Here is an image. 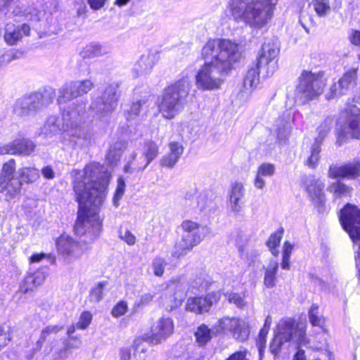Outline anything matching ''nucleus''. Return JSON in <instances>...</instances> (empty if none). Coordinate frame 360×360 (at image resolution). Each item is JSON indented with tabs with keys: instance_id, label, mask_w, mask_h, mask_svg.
<instances>
[{
	"instance_id": "obj_1",
	"label": "nucleus",
	"mask_w": 360,
	"mask_h": 360,
	"mask_svg": "<svg viewBox=\"0 0 360 360\" xmlns=\"http://www.w3.org/2000/svg\"><path fill=\"white\" fill-rule=\"evenodd\" d=\"M71 175L79 203L77 219L74 226L75 233L82 236L91 226L99 230L101 221L98 212L105 198L108 184L104 167L99 163L91 162L82 170H72Z\"/></svg>"
},
{
	"instance_id": "obj_2",
	"label": "nucleus",
	"mask_w": 360,
	"mask_h": 360,
	"mask_svg": "<svg viewBox=\"0 0 360 360\" xmlns=\"http://www.w3.org/2000/svg\"><path fill=\"white\" fill-rule=\"evenodd\" d=\"M278 0H253L245 3L242 0H233L230 4L232 15L243 18L252 27L260 28L272 18Z\"/></svg>"
},
{
	"instance_id": "obj_3",
	"label": "nucleus",
	"mask_w": 360,
	"mask_h": 360,
	"mask_svg": "<svg viewBox=\"0 0 360 360\" xmlns=\"http://www.w3.org/2000/svg\"><path fill=\"white\" fill-rule=\"evenodd\" d=\"M202 56L205 60L211 61L220 70L227 72L241 55L237 44L228 39H213L203 46Z\"/></svg>"
},
{
	"instance_id": "obj_4",
	"label": "nucleus",
	"mask_w": 360,
	"mask_h": 360,
	"mask_svg": "<svg viewBox=\"0 0 360 360\" xmlns=\"http://www.w3.org/2000/svg\"><path fill=\"white\" fill-rule=\"evenodd\" d=\"M191 84L186 77L180 79L168 86L162 95L158 105L162 116L167 119H173L183 108V104L188 96Z\"/></svg>"
},
{
	"instance_id": "obj_5",
	"label": "nucleus",
	"mask_w": 360,
	"mask_h": 360,
	"mask_svg": "<svg viewBox=\"0 0 360 360\" xmlns=\"http://www.w3.org/2000/svg\"><path fill=\"white\" fill-rule=\"evenodd\" d=\"M325 85L326 82L322 73L303 71L299 77L295 97L304 103L321 95Z\"/></svg>"
},
{
	"instance_id": "obj_6",
	"label": "nucleus",
	"mask_w": 360,
	"mask_h": 360,
	"mask_svg": "<svg viewBox=\"0 0 360 360\" xmlns=\"http://www.w3.org/2000/svg\"><path fill=\"white\" fill-rule=\"evenodd\" d=\"M55 96L53 90H46L44 93H34L25 96L15 102L13 112L20 117H27L44 106L51 103Z\"/></svg>"
},
{
	"instance_id": "obj_7",
	"label": "nucleus",
	"mask_w": 360,
	"mask_h": 360,
	"mask_svg": "<svg viewBox=\"0 0 360 360\" xmlns=\"http://www.w3.org/2000/svg\"><path fill=\"white\" fill-rule=\"evenodd\" d=\"M183 233L181 239L174 246L173 257L179 258L186 255L193 247L202 240L204 236L201 231L205 227L191 220H184L181 225Z\"/></svg>"
},
{
	"instance_id": "obj_8",
	"label": "nucleus",
	"mask_w": 360,
	"mask_h": 360,
	"mask_svg": "<svg viewBox=\"0 0 360 360\" xmlns=\"http://www.w3.org/2000/svg\"><path fill=\"white\" fill-rule=\"evenodd\" d=\"M120 82H112L105 87L102 95L96 97L91 104L93 112L100 117L111 114L115 109L120 91Z\"/></svg>"
},
{
	"instance_id": "obj_9",
	"label": "nucleus",
	"mask_w": 360,
	"mask_h": 360,
	"mask_svg": "<svg viewBox=\"0 0 360 360\" xmlns=\"http://www.w3.org/2000/svg\"><path fill=\"white\" fill-rule=\"evenodd\" d=\"M224 71L218 68L211 61L205 60L203 66L195 76V84L198 89L211 91L220 87Z\"/></svg>"
},
{
	"instance_id": "obj_10",
	"label": "nucleus",
	"mask_w": 360,
	"mask_h": 360,
	"mask_svg": "<svg viewBox=\"0 0 360 360\" xmlns=\"http://www.w3.org/2000/svg\"><path fill=\"white\" fill-rule=\"evenodd\" d=\"M340 221L352 241L360 244V210L355 205L347 204L340 211Z\"/></svg>"
},
{
	"instance_id": "obj_11",
	"label": "nucleus",
	"mask_w": 360,
	"mask_h": 360,
	"mask_svg": "<svg viewBox=\"0 0 360 360\" xmlns=\"http://www.w3.org/2000/svg\"><path fill=\"white\" fill-rule=\"evenodd\" d=\"M159 148L157 144L152 141H146L142 148V155L139 160H136V154H133L131 160L124 167L126 172H132L134 171H143L148 165L158 156Z\"/></svg>"
},
{
	"instance_id": "obj_12",
	"label": "nucleus",
	"mask_w": 360,
	"mask_h": 360,
	"mask_svg": "<svg viewBox=\"0 0 360 360\" xmlns=\"http://www.w3.org/2000/svg\"><path fill=\"white\" fill-rule=\"evenodd\" d=\"M357 71L356 68L349 70L337 82L333 84L326 94L327 99L330 100L346 95L355 88L357 83Z\"/></svg>"
},
{
	"instance_id": "obj_13",
	"label": "nucleus",
	"mask_w": 360,
	"mask_h": 360,
	"mask_svg": "<svg viewBox=\"0 0 360 360\" xmlns=\"http://www.w3.org/2000/svg\"><path fill=\"white\" fill-rule=\"evenodd\" d=\"M328 176L333 179H355L360 176V162L353 161L341 166L332 165L329 167Z\"/></svg>"
},
{
	"instance_id": "obj_14",
	"label": "nucleus",
	"mask_w": 360,
	"mask_h": 360,
	"mask_svg": "<svg viewBox=\"0 0 360 360\" xmlns=\"http://www.w3.org/2000/svg\"><path fill=\"white\" fill-rule=\"evenodd\" d=\"M350 139H360V116L347 117L338 134L337 143L340 146Z\"/></svg>"
},
{
	"instance_id": "obj_15",
	"label": "nucleus",
	"mask_w": 360,
	"mask_h": 360,
	"mask_svg": "<svg viewBox=\"0 0 360 360\" xmlns=\"http://www.w3.org/2000/svg\"><path fill=\"white\" fill-rule=\"evenodd\" d=\"M330 129L328 123L325 121L317 129L319 135L315 139L314 143L311 148V155L307 160V165L311 168H315L319 160V154L321 153V146Z\"/></svg>"
},
{
	"instance_id": "obj_16",
	"label": "nucleus",
	"mask_w": 360,
	"mask_h": 360,
	"mask_svg": "<svg viewBox=\"0 0 360 360\" xmlns=\"http://www.w3.org/2000/svg\"><path fill=\"white\" fill-rule=\"evenodd\" d=\"M298 333L297 341L300 344H306L305 331L302 330H297L296 323L294 320L288 319L281 321L278 325L277 335H281L285 341H290L296 333Z\"/></svg>"
},
{
	"instance_id": "obj_17",
	"label": "nucleus",
	"mask_w": 360,
	"mask_h": 360,
	"mask_svg": "<svg viewBox=\"0 0 360 360\" xmlns=\"http://www.w3.org/2000/svg\"><path fill=\"white\" fill-rule=\"evenodd\" d=\"M174 330V323L169 318H162L151 328L150 342L158 345L165 340Z\"/></svg>"
},
{
	"instance_id": "obj_18",
	"label": "nucleus",
	"mask_w": 360,
	"mask_h": 360,
	"mask_svg": "<svg viewBox=\"0 0 360 360\" xmlns=\"http://www.w3.org/2000/svg\"><path fill=\"white\" fill-rule=\"evenodd\" d=\"M35 145L30 140H15L9 144L0 146V155L20 154L28 155L34 151Z\"/></svg>"
},
{
	"instance_id": "obj_19",
	"label": "nucleus",
	"mask_w": 360,
	"mask_h": 360,
	"mask_svg": "<svg viewBox=\"0 0 360 360\" xmlns=\"http://www.w3.org/2000/svg\"><path fill=\"white\" fill-rule=\"evenodd\" d=\"M86 108L84 104L68 107L63 113V119L68 126L77 127L84 121Z\"/></svg>"
},
{
	"instance_id": "obj_20",
	"label": "nucleus",
	"mask_w": 360,
	"mask_h": 360,
	"mask_svg": "<svg viewBox=\"0 0 360 360\" xmlns=\"http://www.w3.org/2000/svg\"><path fill=\"white\" fill-rule=\"evenodd\" d=\"M30 28L23 24L21 27H15V25L8 23L5 27L4 39L9 45L15 44L20 40L23 35L28 36L30 34Z\"/></svg>"
},
{
	"instance_id": "obj_21",
	"label": "nucleus",
	"mask_w": 360,
	"mask_h": 360,
	"mask_svg": "<svg viewBox=\"0 0 360 360\" xmlns=\"http://www.w3.org/2000/svg\"><path fill=\"white\" fill-rule=\"evenodd\" d=\"M323 188L324 184L320 180H316L307 186V191L311 200L319 212H323V206L325 205Z\"/></svg>"
},
{
	"instance_id": "obj_22",
	"label": "nucleus",
	"mask_w": 360,
	"mask_h": 360,
	"mask_svg": "<svg viewBox=\"0 0 360 360\" xmlns=\"http://www.w3.org/2000/svg\"><path fill=\"white\" fill-rule=\"evenodd\" d=\"M47 275V272L43 271H37L33 274H28L20 284V291L26 293L34 290L44 282Z\"/></svg>"
},
{
	"instance_id": "obj_23",
	"label": "nucleus",
	"mask_w": 360,
	"mask_h": 360,
	"mask_svg": "<svg viewBox=\"0 0 360 360\" xmlns=\"http://www.w3.org/2000/svg\"><path fill=\"white\" fill-rule=\"evenodd\" d=\"M243 186L240 183L233 184L229 194V203L232 212L238 213L241 211L243 205Z\"/></svg>"
},
{
	"instance_id": "obj_24",
	"label": "nucleus",
	"mask_w": 360,
	"mask_h": 360,
	"mask_svg": "<svg viewBox=\"0 0 360 360\" xmlns=\"http://www.w3.org/2000/svg\"><path fill=\"white\" fill-rule=\"evenodd\" d=\"M169 153L164 155L160 163L162 167H173L178 162L179 158L184 152V147L178 142H171L169 144Z\"/></svg>"
},
{
	"instance_id": "obj_25",
	"label": "nucleus",
	"mask_w": 360,
	"mask_h": 360,
	"mask_svg": "<svg viewBox=\"0 0 360 360\" xmlns=\"http://www.w3.org/2000/svg\"><path fill=\"white\" fill-rule=\"evenodd\" d=\"M212 305V302L207 297H190L188 299L186 309L197 314L207 312Z\"/></svg>"
},
{
	"instance_id": "obj_26",
	"label": "nucleus",
	"mask_w": 360,
	"mask_h": 360,
	"mask_svg": "<svg viewBox=\"0 0 360 360\" xmlns=\"http://www.w3.org/2000/svg\"><path fill=\"white\" fill-rule=\"evenodd\" d=\"M155 64L154 56L150 53L143 54L136 62L132 68L134 77L148 73Z\"/></svg>"
},
{
	"instance_id": "obj_27",
	"label": "nucleus",
	"mask_w": 360,
	"mask_h": 360,
	"mask_svg": "<svg viewBox=\"0 0 360 360\" xmlns=\"http://www.w3.org/2000/svg\"><path fill=\"white\" fill-rule=\"evenodd\" d=\"M184 204L188 205L191 209H198L202 210L205 208V197L198 195L195 187H193L187 191L184 194Z\"/></svg>"
},
{
	"instance_id": "obj_28",
	"label": "nucleus",
	"mask_w": 360,
	"mask_h": 360,
	"mask_svg": "<svg viewBox=\"0 0 360 360\" xmlns=\"http://www.w3.org/2000/svg\"><path fill=\"white\" fill-rule=\"evenodd\" d=\"M58 251L66 256H72L75 250L77 248V244L70 237L67 235H62L56 242Z\"/></svg>"
},
{
	"instance_id": "obj_29",
	"label": "nucleus",
	"mask_w": 360,
	"mask_h": 360,
	"mask_svg": "<svg viewBox=\"0 0 360 360\" xmlns=\"http://www.w3.org/2000/svg\"><path fill=\"white\" fill-rule=\"evenodd\" d=\"M264 269V284L266 288H273L276 284V274L278 269V263L276 260H271Z\"/></svg>"
},
{
	"instance_id": "obj_30",
	"label": "nucleus",
	"mask_w": 360,
	"mask_h": 360,
	"mask_svg": "<svg viewBox=\"0 0 360 360\" xmlns=\"http://www.w3.org/2000/svg\"><path fill=\"white\" fill-rule=\"evenodd\" d=\"M22 183L18 178H11L10 179L0 180V191L6 192L9 198H12L20 192Z\"/></svg>"
},
{
	"instance_id": "obj_31",
	"label": "nucleus",
	"mask_w": 360,
	"mask_h": 360,
	"mask_svg": "<svg viewBox=\"0 0 360 360\" xmlns=\"http://www.w3.org/2000/svg\"><path fill=\"white\" fill-rule=\"evenodd\" d=\"M236 325L231 332V335L237 341L245 342L250 335L249 326L246 321L240 318H238Z\"/></svg>"
},
{
	"instance_id": "obj_32",
	"label": "nucleus",
	"mask_w": 360,
	"mask_h": 360,
	"mask_svg": "<svg viewBox=\"0 0 360 360\" xmlns=\"http://www.w3.org/2000/svg\"><path fill=\"white\" fill-rule=\"evenodd\" d=\"M237 317L224 316L219 319L214 325L213 328L217 333H221L225 332H231L237 325Z\"/></svg>"
},
{
	"instance_id": "obj_33",
	"label": "nucleus",
	"mask_w": 360,
	"mask_h": 360,
	"mask_svg": "<svg viewBox=\"0 0 360 360\" xmlns=\"http://www.w3.org/2000/svg\"><path fill=\"white\" fill-rule=\"evenodd\" d=\"M169 286L172 288L176 300H182L186 297L188 290L187 284L181 276L171 279Z\"/></svg>"
},
{
	"instance_id": "obj_34",
	"label": "nucleus",
	"mask_w": 360,
	"mask_h": 360,
	"mask_svg": "<svg viewBox=\"0 0 360 360\" xmlns=\"http://www.w3.org/2000/svg\"><path fill=\"white\" fill-rule=\"evenodd\" d=\"M59 93L58 101L60 103L65 102L79 96L75 82L64 84L60 89Z\"/></svg>"
},
{
	"instance_id": "obj_35",
	"label": "nucleus",
	"mask_w": 360,
	"mask_h": 360,
	"mask_svg": "<svg viewBox=\"0 0 360 360\" xmlns=\"http://www.w3.org/2000/svg\"><path fill=\"white\" fill-rule=\"evenodd\" d=\"M259 70L255 67L250 68L245 77L243 86L247 90L255 89L259 84Z\"/></svg>"
},
{
	"instance_id": "obj_36",
	"label": "nucleus",
	"mask_w": 360,
	"mask_h": 360,
	"mask_svg": "<svg viewBox=\"0 0 360 360\" xmlns=\"http://www.w3.org/2000/svg\"><path fill=\"white\" fill-rule=\"evenodd\" d=\"M196 342L200 346L206 345L212 339L211 330L205 324H201L195 332Z\"/></svg>"
},
{
	"instance_id": "obj_37",
	"label": "nucleus",
	"mask_w": 360,
	"mask_h": 360,
	"mask_svg": "<svg viewBox=\"0 0 360 360\" xmlns=\"http://www.w3.org/2000/svg\"><path fill=\"white\" fill-rule=\"evenodd\" d=\"M63 326L59 325H49L45 327L40 333V336L37 341V349H41L44 343L46 342L47 338L51 334H56L63 329Z\"/></svg>"
},
{
	"instance_id": "obj_38",
	"label": "nucleus",
	"mask_w": 360,
	"mask_h": 360,
	"mask_svg": "<svg viewBox=\"0 0 360 360\" xmlns=\"http://www.w3.org/2000/svg\"><path fill=\"white\" fill-rule=\"evenodd\" d=\"M262 52L268 56V58L275 59L279 53V48L276 39L265 41L262 47Z\"/></svg>"
},
{
	"instance_id": "obj_39",
	"label": "nucleus",
	"mask_w": 360,
	"mask_h": 360,
	"mask_svg": "<svg viewBox=\"0 0 360 360\" xmlns=\"http://www.w3.org/2000/svg\"><path fill=\"white\" fill-rule=\"evenodd\" d=\"M318 305L312 304L309 311V320L311 325L314 326H320L324 333L326 330L323 328L324 319L319 316Z\"/></svg>"
},
{
	"instance_id": "obj_40",
	"label": "nucleus",
	"mask_w": 360,
	"mask_h": 360,
	"mask_svg": "<svg viewBox=\"0 0 360 360\" xmlns=\"http://www.w3.org/2000/svg\"><path fill=\"white\" fill-rule=\"evenodd\" d=\"M351 190V188L340 181L334 182L329 187V191L337 198L347 196L350 193Z\"/></svg>"
},
{
	"instance_id": "obj_41",
	"label": "nucleus",
	"mask_w": 360,
	"mask_h": 360,
	"mask_svg": "<svg viewBox=\"0 0 360 360\" xmlns=\"http://www.w3.org/2000/svg\"><path fill=\"white\" fill-rule=\"evenodd\" d=\"M283 235V230L278 231L274 234H271L266 242L267 246L269 248L271 253L275 256H278L279 251L276 249L281 243Z\"/></svg>"
},
{
	"instance_id": "obj_42",
	"label": "nucleus",
	"mask_w": 360,
	"mask_h": 360,
	"mask_svg": "<svg viewBox=\"0 0 360 360\" xmlns=\"http://www.w3.org/2000/svg\"><path fill=\"white\" fill-rule=\"evenodd\" d=\"M276 134L279 142L285 141L288 139L290 127L288 122L283 120H278Z\"/></svg>"
},
{
	"instance_id": "obj_43",
	"label": "nucleus",
	"mask_w": 360,
	"mask_h": 360,
	"mask_svg": "<svg viewBox=\"0 0 360 360\" xmlns=\"http://www.w3.org/2000/svg\"><path fill=\"white\" fill-rule=\"evenodd\" d=\"M19 172L23 180L27 183L34 182L39 178V172L35 168H22Z\"/></svg>"
},
{
	"instance_id": "obj_44",
	"label": "nucleus",
	"mask_w": 360,
	"mask_h": 360,
	"mask_svg": "<svg viewBox=\"0 0 360 360\" xmlns=\"http://www.w3.org/2000/svg\"><path fill=\"white\" fill-rule=\"evenodd\" d=\"M105 53L101 45L96 44L86 45L84 49V57H97Z\"/></svg>"
},
{
	"instance_id": "obj_45",
	"label": "nucleus",
	"mask_w": 360,
	"mask_h": 360,
	"mask_svg": "<svg viewBox=\"0 0 360 360\" xmlns=\"http://www.w3.org/2000/svg\"><path fill=\"white\" fill-rule=\"evenodd\" d=\"M312 5L319 16H325L330 10L328 0H313Z\"/></svg>"
},
{
	"instance_id": "obj_46",
	"label": "nucleus",
	"mask_w": 360,
	"mask_h": 360,
	"mask_svg": "<svg viewBox=\"0 0 360 360\" xmlns=\"http://www.w3.org/2000/svg\"><path fill=\"white\" fill-rule=\"evenodd\" d=\"M227 300L229 303L233 304L239 309H243L248 305V302L245 300V295H241L236 292H231L227 294Z\"/></svg>"
},
{
	"instance_id": "obj_47",
	"label": "nucleus",
	"mask_w": 360,
	"mask_h": 360,
	"mask_svg": "<svg viewBox=\"0 0 360 360\" xmlns=\"http://www.w3.org/2000/svg\"><path fill=\"white\" fill-rule=\"evenodd\" d=\"M15 160L11 159L8 162H5L2 167V170L1 173V179L5 180L10 179L11 178H15L13 176V173L15 170Z\"/></svg>"
},
{
	"instance_id": "obj_48",
	"label": "nucleus",
	"mask_w": 360,
	"mask_h": 360,
	"mask_svg": "<svg viewBox=\"0 0 360 360\" xmlns=\"http://www.w3.org/2000/svg\"><path fill=\"white\" fill-rule=\"evenodd\" d=\"M75 82L79 96L87 94L94 87V82L90 79L79 80Z\"/></svg>"
},
{
	"instance_id": "obj_49",
	"label": "nucleus",
	"mask_w": 360,
	"mask_h": 360,
	"mask_svg": "<svg viewBox=\"0 0 360 360\" xmlns=\"http://www.w3.org/2000/svg\"><path fill=\"white\" fill-rule=\"evenodd\" d=\"M106 282L98 283L94 288L91 289L89 295L91 301L98 302L103 299V290L106 286Z\"/></svg>"
},
{
	"instance_id": "obj_50",
	"label": "nucleus",
	"mask_w": 360,
	"mask_h": 360,
	"mask_svg": "<svg viewBox=\"0 0 360 360\" xmlns=\"http://www.w3.org/2000/svg\"><path fill=\"white\" fill-rule=\"evenodd\" d=\"M167 262L165 259L162 257H155L152 263V268L153 273L156 276L161 277L165 272V267Z\"/></svg>"
},
{
	"instance_id": "obj_51",
	"label": "nucleus",
	"mask_w": 360,
	"mask_h": 360,
	"mask_svg": "<svg viewBox=\"0 0 360 360\" xmlns=\"http://www.w3.org/2000/svg\"><path fill=\"white\" fill-rule=\"evenodd\" d=\"M126 184L123 178L120 177L117 180V186L113 197V204L117 207L119 201L123 196L125 191Z\"/></svg>"
},
{
	"instance_id": "obj_52",
	"label": "nucleus",
	"mask_w": 360,
	"mask_h": 360,
	"mask_svg": "<svg viewBox=\"0 0 360 360\" xmlns=\"http://www.w3.org/2000/svg\"><path fill=\"white\" fill-rule=\"evenodd\" d=\"M284 342H286L282 338V337L276 334L270 344L269 350L271 353L274 355L278 354Z\"/></svg>"
},
{
	"instance_id": "obj_53",
	"label": "nucleus",
	"mask_w": 360,
	"mask_h": 360,
	"mask_svg": "<svg viewBox=\"0 0 360 360\" xmlns=\"http://www.w3.org/2000/svg\"><path fill=\"white\" fill-rule=\"evenodd\" d=\"M58 118L52 116L49 117L46 123L44 125L45 133L53 134L60 130Z\"/></svg>"
},
{
	"instance_id": "obj_54",
	"label": "nucleus",
	"mask_w": 360,
	"mask_h": 360,
	"mask_svg": "<svg viewBox=\"0 0 360 360\" xmlns=\"http://www.w3.org/2000/svg\"><path fill=\"white\" fill-rule=\"evenodd\" d=\"M119 237L129 245H134L136 241L135 236L133 235L128 229H120L119 231Z\"/></svg>"
},
{
	"instance_id": "obj_55",
	"label": "nucleus",
	"mask_w": 360,
	"mask_h": 360,
	"mask_svg": "<svg viewBox=\"0 0 360 360\" xmlns=\"http://www.w3.org/2000/svg\"><path fill=\"white\" fill-rule=\"evenodd\" d=\"M92 320V315L88 311H84L82 313L79 320L77 323V327L79 329H86Z\"/></svg>"
},
{
	"instance_id": "obj_56",
	"label": "nucleus",
	"mask_w": 360,
	"mask_h": 360,
	"mask_svg": "<svg viewBox=\"0 0 360 360\" xmlns=\"http://www.w3.org/2000/svg\"><path fill=\"white\" fill-rule=\"evenodd\" d=\"M275 172V166L270 163H264L261 165L257 170V173L263 176H271Z\"/></svg>"
},
{
	"instance_id": "obj_57",
	"label": "nucleus",
	"mask_w": 360,
	"mask_h": 360,
	"mask_svg": "<svg viewBox=\"0 0 360 360\" xmlns=\"http://www.w3.org/2000/svg\"><path fill=\"white\" fill-rule=\"evenodd\" d=\"M127 310V304L124 301L118 302L112 309L111 314L114 317L118 318L124 315Z\"/></svg>"
},
{
	"instance_id": "obj_58",
	"label": "nucleus",
	"mask_w": 360,
	"mask_h": 360,
	"mask_svg": "<svg viewBox=\"0 0 360 360\" xmlns=\"http://www.w3.org/2000/svg\"><path fill=\"white\" fill-rule=\"evenodd\" d=\"M82 345V340L80 338L76 336L70 337L65 342L64 348L65 350L72 349H77L80 347Z\"/></svg>"
},
{
	"instance_id": "obj_59",
	"label": "nucleus",
	"mask_w": 360,
	"mask_h": 360,
	"mask_svg": "<svg viewBox=\"0 0 360 360\" xmlns=\"http://www.w3.org/2000/svg\"><path fill=\"white\" fill-rule=\"evenodd\" d=\"M272 60L273 59L268 58V56L262 52V53L257 58V63L255 68H258L259 70V69L265 68L266 65H268Z\"/></svg>"
},
{
	"instance_id": "obj_60",
	"label": "nucleus",
	"mask_w": 360,
	"mask_h": 360,
	"mask_svg": "<svg viewBox=\"0 0 360 360\" xmlns=\"http://www.w3.org/2000/svg\"><path fill=\"white\" fill-rule=\"evenodd\" d=\"M349 39L353 45L360 47V31L352 30Z\"/></svg>"
},
{
	"instance_id": "obj_61",
	"label": "nucleus",
	"mask_w": 360,
	"mask_h": 360,
	"mask_svg": "<svg viewBox=\"0 0 360 360\" xmlns=\"http://www.w3.org/2000/svg\"><path fill=\"white\" fill-rule=\"evenodd\" d=\"M348 117L360 116V108L354 104H348L346 108Z\"/></svg>"
},
{
	"instance_id": "obj_62",
	"label": "nucleus",
	"mask_w": 360,
	"mask_h": 360,
	"mask_svg": "<svg viewBox=\"0 0 360 360\" xmlns=\"http://www.w3.org/2000/svg\"><path fill=\"white\" fill-rule=\"evenodd\" d=\"M155 296V292H153V293L146 292V293L143 294L140 297L139 304L143 305V304H147L150 303L153 300Z\"/></svg>"
},
{
	"instance_id": "obj_63",
	"label": "nucleus",
	"mask_w": 360,
	"mask_h": 360,
	"mask_svg": "<svg viewBox=\"0 0 360 360\" xmlns=\"http://www.w3.org/2000/svg\"><path fill=\"white\" fill-rule=\"evenodd\" d=\"M144 103H145V101H141V100H139V101L133 103V104L131 105V106L130 108L129 112L131 115H137L140 112V109H141V106Z\"/></svg>"
},
{
	"instance_id": "obj_64",
	"label": "nucleus",
	"mask_w": 360,
	"mask_h": 360,
	"mask_svg": "<svg viewBox=\"0 0 360 360\" xmlns=\"http://www.w3.org/2000/svg\"><path fill=\"white\" fill-rule=\"evenodd\" d=\"M257 345L259 351V360H262L264 352L266 347V340L264 338H259Z\"/></svg>"
}]
</instances>
